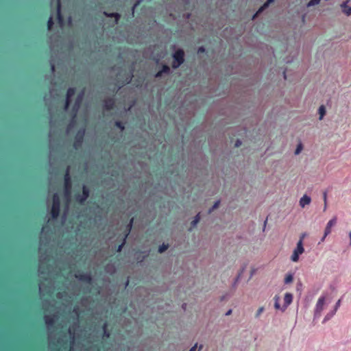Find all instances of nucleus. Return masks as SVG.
<instances>
[{"label": "nucleus", "instance_id": "obj_44", "mask_svg": "<svg viewBox=\"0 0 351 351\" xmlns=\"http://www.w3.org/2000/svg\"><path fill=\"white\" fill-rule=\"evenodd\" d=\"M232 313V310H229L226 313V315H229Z\"/></svg>", "mask_w": 351, "mask_h": 351}, {"label": "nucleus", "instance_id": "obj_31", "mask_svg": "<svg viewBox=\"0 0 351 351\" xmlns=\"http://www.w3.org/2000/svg\"><path fill=\"white\" fill-rule=\"evenodd\" d=\"M103 329H104V335L106 337H109L110 332L107 330V324H104V325L103 326Z\"/></svg>", "mask_w": 351, "mask_h": 351}, {"label": "nucleus", "instance_id": "obj_39", "mask_svg": "<svg viewBox=\"0 0 351 351\" xmlns=\"http://www.w3.org/2000/svg\"><path fill=\"white\" fill-rule=\"evenodd\" d=\"M205 51H206L205 48L203 46H202V47H199L197 52L198 53H204Z\"/></svg>", "mask_w": 351, "mask_h": 351}, {"label": "nucleus", "instance_id": "obj_7", "mask_svg": "<svg viewBox=\"0 0 351 351\" xmlns=\"http://www.w3.org/2000/svg\"><path fill=\"white\" fill-rule=\"evenodd\" d=\"M84 134H85L84 129H81L77 131V132L75 135V141H74V143H73V146L75 148L77 149L82 145V143L84 140Z\"/></svg>", "mask_w": 351, "mask_h": 351}, {"label": "nucleus", "instance_id": "obj_38", "mask_svg": "<svg viewBox=\"0 0 351 351\" xmlns=\"http://www.w3.org/2000/svg\"><path fill=\"white\" fill-rule=\"evenodd\" d=\"M163 73L160 70L155 74V77L158 78L162 75Z\"/></svg>", "mask_w": 351, "mask_h": 351}, {"label": "nucleus", "instance_id": "obj_22", "mask_svg": "<svg viewBox=\"0 0 351 351\" xmlns=\"http://www.w3.org/2000/svg\"><path fill=\"white\" fill-rule=\"evenodd\" d=\"M319 120H322L324 117V116L326 114V108L324 107V106L322 105L319 108Z\"/></svg>", "mask_w": 351, "mask_h": 351}, {"label": "nucleus", "instance_id": "obj_41", "mask_svg": "<svg viewBox=\"0 0 351 351\" xmlns=\"http://www.w3.org/2000/svg\"><path fill=\"white\" fill-rule=\"evenodd\" d=\"M197 348V343H195L190 350L189 351H196Z\"/></svg>", "mask_w": 351, "mask_h": 351}, {"label": "nucleus", "instance_id": "obj_42", "mask_svg": "<svg viewBox=\"0 0 351 351\" xmlns=\"http://www.w3.org/2000/svg\"><path fill=\"white\" fill-rule=\"evenodd\" d=\"M323 197H324V203H326L327 202V193L326 192L324 193Z\"/></svg>", "mask_w": 351, "mask_h": 351}, {"label": "nucleus", "instance_id": "obj_36", "mask_svg": "<svg viewBox=\"0 0 351 351\" xmlns=\"http://www.w3.org/2000/svg\"><path fill=\"white\" fill-rule=\"evenodd\" d=\"M142 0H137L136 2L134 3V6L132 7V13H134L135 8L141 3Z\"/></svg>", "mask_w": 351, "mask_h": 351}, {"label": "nucleus", "instance_id": "obj_19", "mask_svg": "<svg viewBox=\"0 0 351 351\" xmlns=\"http://www.w3.org/2000/svg\"><path fill=\"white\" fill-rule=\"evenodd\" d=\"M45 322L47 326H53L55 324L54 316H45Z\"/></svg>", "mask_w": 351, "mask_h": 351}, {"label": "nucleus", "instance_id": "obj_18", "mask_svg": "<svg viewBox=\"0 0 351 351\" xmlns=\"http://www.w3.org/2000/svg\"><path fill=\"white\" fill-rule=\"evenodd\" d=\"M348 1L343 2L341 5V7L342 8L343 12L346 14L347 16H350L351 14V7H349L348 5Z\"/></svg>", "mask_w": 351, "mask_h": 351}, {"label": "nucleus", "instance_id": "obj_43", "mask_svg": "<svg viewBox=\"0 0 351 351\" xmlns=\"http://www.w3.org/2000/svg\"><path fill=\"white\" fill-rule=\"evenodd\" d=\"M327 208V202L326 203H324V211H325Z\"/></svg>", "mask_w": 351, "mask_h": 351}, {"label": "nucleus", "instance_id": "obj_16", "mask_svg": "<svg viewBox=\"0 0 351 351\" xmlns=\"http://www.w3.org/2000/svg\"><path fill=\"white\" fill-rule=\"evenodd\" d=\"M57 18L60 24H62L64 22V18L61 13V3L60 0L57 1Z\"/></svg>", "mask_w": 351, "mask_h": 351}, {"label": "nucleus", "instance_id": "obj_26", "mask_svg": "<svg viewBox=\"0 0 351 351\" xmlns=\"http://www.w3.org/2000/svg\"><path fill=\"white\" fill-rule=\"evenodd\" d=\"M54 22L51 16H50L47 21V29L51 30L53 26Z\"/></svg>", "mask_w": 351, "mask_h": 351}, {"label": "nucleus", "instance_id": "obj_27", "mask_svg": "<svg viewBox=\"0 0 351 351\" xmlns=\"http://www.w3.org/2000/svg\"><path fill=\"white\" fill-rule=\"evenodd\" d=\"M115 126L117 128H118L119 129H120L121 131L124 130V129H125V125H124L123 123H122L120 121H117L115 122Z\"/></svg>", "mask_w": 351, "mask_h": 351}, {"label": "nucleus", "instance_id": "obj_33", "mask_svg": "<svg viewBox=\"0 0 351 351\" xmlns=\"http://www.w3.org/2000/svg\"><path fill=\"white\" fill-rule=\"evenodd\" d=\"M335 314V311H332L331 313H328L326 315V317H324V321L326 322V321L330 319Z\"/></svg>", "mask_w": 351, "mask_h": 351}, {"label": "nucleus", "instance_id": "obj_5", "mask_svg": "<svg viewBox=\"0 0 351 351\" xmlns=\"http://www.w3.org/2000/svg\"><path fill=\"white\" fill-rule=\"evenodd\" d=\"M90 195V190L86 185L82 186V193H77L75 194V199L80 204H83Z\"/></svg>", "mask_w": 351, "mask_h": 351}, {"label": "nucleus", "instance_id": "obj_30", "mask_svg": "<svg viewBox=\"0 0 351 351\" xmlns=\"http://www.w3.org/2000/svg\"><path fill=\"white\" fill-rule=\"evenodd\" d=\"M321 0H311L308 4H307V6L308 7H311V6H313V5H317L320 3Z\"/></svg>", "mask_w": 351, "mask_h": 351}, {"label": "nucleus", "instance_id": "obj_4", "mask_svg": "<svg viewBox=\"0 0 351 351\" xmlns=\"http://www.w3.org/2000/svg\"><path fill=\"white\" fill-rule=\"evenodd\" d=\"M64 195L66 197L69 198L71 196V193L72 182H71V176L69 174V167L66 169V171L65 172V174L64 176Z\"/></svg>", "mask_w": 351, "mask_h": 351}, {"label": "nucleus", "instance_id": "obj_49", "mask_svg": "<svg viewBox=\"0 0 351 351\" xmlns=\"http://www.w3.org/2000/svg\"><path fill=\"white\" fill-rule=\"evenodd\" d=\"M202 348V346L201 345L199 348V350H200Z\"/></svg>", "mask_w": 351, "mask_h": 351}, {"label": "nucleus", "instance_id": "obj_2", "mask_svg": "<svg viewBox=\"0 0 351 351\" xmlns=\"http://www.w3.org/2000/svg\"><path fill=\"white\" fill-rule=\"evenodd\" d=\"M173 62L172 67L173 69H178L184 62V51L182 49H178L173 54Z\"/></svg>", "mask_w": 351, "mask_h": 351}, {"label": "nucleus", "instance_id": "obj_10", "mask_svg": "<svg viewBox=\"0 0 351 351\" xmlns=\"http://www.w3.org/2000/svg\"><path fill=\"white\" fill-rule=\"evenodd\" d=\"M75 277L77 280H79L83 282L88 283V284L92 282V277L90 274L78 272L75 274Z\"/></svg>", "mask_w": 351, "mask_h": 351}, {"label": "nucleus", "instance_id": "obj_13", "mask_svg": "<svg viewBox=\"0 0 351 351\" xmlns=\"http://www.w3.org/2000/svg\"><path fill=\"white\" fill-rule=\"evenodd\" d=\"M293 300V295L290 293H286L284 297V305L282 308V311H284L289 305L291 304Z\"/></svg>", "mask_w": 351, "mask_h": 351}, {"label": "nucleus", "instance_id": "obj_37", "mask_svg": "<svg viewBox=\"0 0 351 351\" xmlns=\"http://www.w3.org/2000/svg\"><path fill=\"white\" fill-rule=\"evenodd\" d=\"M340 303H341V300H339L337 302V303H336V304H335V309H334V311H335V313H336L337 310L338 309V308L339 307V306H340Z\"/></svg>", "mask_w": 351, "mask_h": 351}, {"label": "nucleus", "instance_id": "obj_45", "mask_svg": "<svg viewBox=\"0 0 351 351\" xmlns=\"http://www.w3.org/2000/svg\"><path fill=\"white\" fill-rule=\"evenodd\" d=\"M350 245H351V232L349 233Z\"/></svg>", "mask_w": 351, "mask_h": 351}, {"label": "nucleus", "instance_id": "obj_12", "mask_svg": "<svg viewBox=\"0 0 351 351\" xmlns=\"http://www.w3.org/2000/svg\"><path fill=\"white\" fill-rule=\"evenodd\" d=\"M83 97H84V92L82 91V93L78 94L75 98L74 106L73 108V110L75 112V114H76L77 111L78 110L79 108L80 107V105L83 100Z\"/></svg>", "mask_w": 351, "mask_h": 351}, {"label": "nucleus", "instance_id": "obj_47", "mask_svg": "<svg viewBox=\"0 0 351 351\" xmlns=\"http://www.w3.org/2000/svg\"><path fill=\"white\" fill-rule=\"evenodd\" d=\"M283 74H284V78L286 80V79H287V77H286V73H285V72H284V73H283Z\"/></svg>", "mask_w": 351, "mask_h": 351}, {"label": "nucleus", "instance_id": "obj_3", "mask_svg": "<svg viewBox=\"0 0 351 351\" xmlns=\"http://www.w3.org/2000/svg\"><path fill=\"white\" fill-rule=\"evenodd\" d=\"M304 238V235L301 236L300 240L297 243V246L293 250V252L291 256V260L293 262H298L299 260V256L304 252V248L303 247V240Z\"/></svg>", "mask_w": 351, "mask_h": 351}, {"label": "nucleus", "instance_id": "obj_32", "mask_svg": "<svg viewBox=\"0 0 351 351\" xmlns=\"http://www.w3.org/2000/svg\"><path fill=\"white\" fill-rule=\"evenodd\" d=\"M219 204H220V202L219 201H217L214 205L213 206V207L209 209L208 210V213H210L211 212H213L215 209H216L217 208H218V206H219Z\"/></svg>", "mask_w": 351, "mask_h": 351}, {"label": "nucleus", "instance_id": "obj_46", "mask_svg": "<svg viewBox=\"0 0 351 351\" xmlns=\"http://www.w3.org/2000/svg\"><path fill=\"white\" fill-rule=\"evenodd\" d=\"M51 69H52V71H54V69H55L54 65H51Z\"/></svg>", "mask_w": 351, "mask_h": 351}, {"label": "nucleus", "instance_id": "obj_21", "mask_svg": "<svg viewBox=\"0 0 351 351\" xmlns=\"http://www.w3.org/2000/svg\"><path fill=\"white\" fill-rule=\"evenodd\" d=\"M274 0H267V2H265L263 6H261L260 8V9L257 11V12L256 13L255 16L258 15V14H260L261 12H262L266 8L268 7V5L273 3Z\"/></svg>", "mask_w": 351, "mask_h": 351}, {"label": "nucleus", "instance_id": "obj_20", "mask_svg": "<svg viewBox=\"0 0 351 351\" xmlns=\"http://www.w3.org/2000/svg\"><path fill=\"white\" fill-rule=\"evenodd\" d=\"M132 77H133L132 72H130V73H127L125 75V77L123 79V80L121 81V84L125 85V84H128L130 83V82L132 79Z\"/></svg>", "mask_w": 351, "mask_h": 351}, {"label": "nucleus", "instance_id": "obj_15", "mask_svg": "<svg viewBox=\"0 0 351 351\" xmlns=\"http://www.w3.org/2000/svg\"><path fill=\"white\" fill-rule=\"evenodd\" d=\"M325 302V299L324 297H322L319 298L317 304H316V308H315V313H320L321 311L323 310L324 305Z\"/></svg>", "mask_w": 351, "mask_h": 351}, {"label": "nucleus", "instance_id": "obj_14", "mask_svg": "<svg viewBox=\"0 0 351 351\" xmlns=\"http://www.w3.org/2000/svg\"><path fill=\"white\" fill-rule=\"evenodd\" d=\"M311 198L307 195H304L300 199L299 204L302 208H304L305 206L310 204Z\"/></svg>", "mask_w": 351, "mask_h": 351}, {"label": "nucleus", "instance_id": "obj_29", "mask_svg": "<svg viewBox=\"0 0 351 351\" xmlns=\"http://www.w3.org/2000/svg\"><path fill=\"white\" fill-rule=\"evenodd\" d=\"M163 73H169L170 68L167 64H163L162 66V69L160 70Z\"/></svg>", "mask_w": 351, "mask_h": 351}, {"label": "nucleus", "instance_id": "obj_9", "mask_svg": "<svg viewBox=\"0 0 351 351\" xmlns=\"http://www.w3.org/2000/svg\"><path fill=\"white\" fill-rule=\"evenodd\" d=\"M75 93V88L71 87L69 88L66 91V101L64 104V110H66L71 102V97L74 95Z\"/></svg>", "mask_w": 351, "mask_h": 351}, {"label": "nucleus", "instance_id": "obj_11", "mask_svg": "<svg viewBox=\"0 0 351 351\" xmlns=\"http://www.w3.org/2000/svg\"><path fill=\"white\" fill-rule=\"evenodd\" d=\"M103 103L104 108L106 110H111L115 106V99L113 97L104 99Z\"/></svg>", "mask_w": 351, "mask_h": 351}, {"label": "nucleus", "instance_id": "obj_25", "mask_svg": "<svg viewBox=\"0 0 351 351\" xmlns=\"http://www.w3.org/2000/svg\"><path fill=\"white\" fill-rule=\"evenodd\" d=\"M169 248V245L168 244H165V243H162L161 245L159 246L158 247V252L159 253H162L164 252L165 251H166L167 249Z\"/></svg>", "mask_w": 351, "mask_h": 351}, {"label": "nucleus", "instance_id": "obj_1", "mask_svg": "<svg viewBox=\"0 0 351 351\" xmlns=\"http://www.w3.org/2000/svg\"><path fill=\"white\" fill-rule=\"evenodd\" d=\"M52 206L51 209V215L53 219H57L60 213V199L57 193H54L52 198Z\"/></svg>", "mask_w": 351, "mask_h": 351}, {"label": "nucleus", "instance_id": "obj_48", "mask_svg": "<svg viewBox=\"0 0 351 351\" xmlns=\"http://www.w3.org/2000/svg\"><path fill=\"white\" fill-rule=\"evenodd\" d=\"M185 306H186V304H183V305H182V308H183L184 309H185Z\"/></svg>", "mask_w": 351, "mask_h": 351}, {"label": "nucleus", "instance_id": "obj_40", "mask_svg": "<svg viewBox=\"0 0 351 351\" xmlns=\"http://www.w3.org/2000/svg\"><path fill=\"white\" fill-rule=\"evenodd\" d=\"M241 145V141L240 140H237L234 144L235 147H239Z\"/></svg>", "mask_w": 351, "mask_h": 351}, {"label": "nucleus", "instance_id": "obj_6", "mask_svg": "<svg viewBox=\"0 0 351 351\" xmlns=\"http://www.w3.org/2000/svg\"><path fill=\"white\" fill-rule=\"evenodd\" d=\"M133 223H134V217H132L130 219L128 224L127 225L126 230H125V235H124V237L123 238L122 242L117 247V252H121L122 249H123V246L125 245V242H126V239H127L128 236L129 235V234H130V232L131 231Z\"/></svg>", "mask_w": 351, "mask_h": 351}, {"label": "nucleus", "instance_id": "obj_28", "mask_svg": "<svg viewBox=\"0 0 351 351\" xmlns=\"http://www.w3.org/2000/svg\"><path fill=\"white\" fill-rule=\"evenodd\" d=\"M293 278L292 274H288L286 276V277L285 278V283L289 284L293 281Z\"/></svg>", "mask_w": 351, "mask_h": 351}, {"label": "nucleus", "instance_id": "obj_35", "mask_svg": "<svg viewBox=\"0 0 351 351\" xmlns=\"http://www.w3.org/2000/svg\"><path fill=\"white\" fill-rule=\"evenodd\" d=\"M263 311H264V308H263V306H262V307H260V308L258 309V311H257V312H256V317H259V316H260V315L263 312Z\"/></svg>", "mask_w": 351, "mask_h": 351}, {"label": "nucleus", "instance_id": "obj_34", "mask_svg": "<svg viewBox=\"0 0 351 351\" xmlns=\"http://www.w3.org/2000/svg\"><path fill=\"white\" fill-rule=\"evenodd\" d=\"M302 144H299L295 149V154H298L299 153H300V152L302 151Z\"/></svg>", "mask_w": 351, "mask_h": 351}, {"label": "nucleus", "instance_id": "obj_8", "mask_svg": "<svg viewBox=\"0 0 351 351\" xmlns=\"http://www.w3.org/2000/svg\"><path fill=\"white\" fill-rule=\"evenodd\" d=\"M337 223V217H334L332 219H331L328 223H327V225L326 226V228H325V230H324V236L321 239V241L323 242L326 237L329 234H330L331 232V230H332V227L334 226L335 224Z\"/></svg>", "mask_w": 351, "mask_h": 351}, {"label": "nucleus", "instance_id": "obj_23", "mask_svg": "<svg viewBox=\"0 0 351 351\" xmlns=\"http://www.w3.org/2000/svg\"><path fill=\"white\" fill-rule=\"evenodd\" d=\"M200 220V215L198 213L194 218V219L191 221V227H195L199 221Z\"/></svg>", "mask_w": 351, "mask_h": 351}, {"label": "nucleus", "instance_id": "obj_24", "mask_svg": "<svg viewBox=\"0 0 351 351\" xmlns=\"http://www.w3.org/2000/svg\"><path fill=\"white\" fill-rule=\"evenodd\" d=\"M274 300H275V302H274V307L276 309H280L282 310V307H280V303H279V300H280V298L277 295H276L274 297Z\"/></svg>", "mask_w": 351, "mask_h": 351}, {"label": "nucleus", "instance_id": "obj_17", "mask_svg": "<svg viewBox=\"0 0 351 351\" xmlns=\"http://www.w3.org/2000/svg\"><path fill=\"white\" fill-rule=\"evenodd\" d=\"M104 14L105 16L108 17L114 18L116 24L118 23L119 21L121 19V15L117 12L108 13L106 12H104Z\"/></svg>", "mask_w": 351, "mask_h": 351}]
</instances>
